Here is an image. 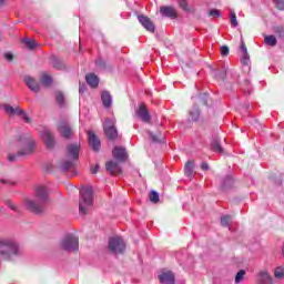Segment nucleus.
<instances>
[{
    "mask_svg": "<svg viewBox=\"0 0 284 284\" xmlns=\"http://www.w3.org/2000/svg\"><path fill=\"white\" fill-rule=\"evenodd\" d=\"M34 199L30 200L26 199L23 201L24 207L32 212V214H37L41 216L48 212V207L45 206L47 203H50V190L45 185H39L34 189Z\"/></svg>",
    "mask_w": 284,
    "mask_h": 284,
    "instance_id": "1",
    "label": "nucleus"
},
{
    "mask_svg": "<svg viewBox=\"0 0 284 284\" xmlns=\"http://www.w3.org/2000/svg\"><path fill=\"white\" fill-rule=\"evenodd\" d=\"M274 276L275 278H277L278 281H283L284 278V267L283 266H277L274 270Z\"/></svg>",
    "mask_w": 284,
    "mask_h": 284,
    "instance_id": "31",
    "label": "nucleus"
},
{
    "mask_svg": "<svg viewBox=\"0 0 284 284\" xmlns=\"http://www.w3.org/2000/svg\"><path fill=\"white\" fill-rule=\"evenodd\" d=\"M19 141H24L28 148L18 151L17 154H9L8 160L10 162L17 161L18 156H28V154H32L34 152V140L32 139V135H30V133H24L23 135H21L19 138Z\"/></svg>",
    "mask_w": 284,
    "mask_h": 284,
    "instance_id": "4",
    "label": "nucleus"
},
{
    "mask_svg": "<svg viewBox=\"0 0 284 284\" xmlns=\"http://www.w3.org/2000/svg\"><path fill=\"white\" fill-rule=\"evenodd\" d=\"M2 108L6 112V114H8L9 116H13V114H18V115L23 114V110H21L19 106L13 108L12 105L3 104Z\"/></svg>",
    "mask_w": 284,
    "mask_h": 284,
    "instance_id": "22",
    "label": "nucleus"
},
{
    "mask_svg": "<svg viewBox=\"0 0 284 284\" xmlns=\"http://www.w3.org/2000/svg\"><path fill=\"white\" fill-rule=\"evenodd\" d=\"M149 135L151 138V140L153 141V143H161V132H158L156 134L152 133V131L149 132Z\"/></svg>",
    "mask_w": 284,
    "mask_h": 284,
    "instance_id": "34",
    "label": "nucleus"
},
{
    "mask_svg": "<svg viewBox=\"0 0 284 284\" xmlns=\"http://www.w3.org/2000/svg\"><path fill=\"white\" fill-rule=\"evenodd\" d=\"M112 153L116 161L123 162L125 159H128V152H125V148L115 146Z\"/></svg>",
    "mask_w": 284,
    "mask_h": 284,
    "instance_id": "18",
    "label": "nucleus"
},
{
    "mask_svg": "<svg viewBox=\"0 0 284 284\" xmlns=\"http://www.w3.org/2000/svg\"><path fill=\"white\" fill-rule=\"evenodd\" d=\"M138 21L141 23V26L144 27V29L148 31V32H152L154 33L156 28L154 27V22L151 21V19L146 16H138Z\"/></svg>",
    "mask_w": 284,
    "mask_h": 284,
    "instance_id": "11",
    "label": "nucleus"
},
{
    "mask_svg": "<svg viewBox=\"0 0 284 284\" xmlns=\"http://www.w3.org/2000/svg\"><path fill=\"white\" fill-rule=\"evenodd\" d=\"M97 65L98 68H101V70H105L106 68L105 61H102V60L97 61Z\"/></svg>",
    "mask_w": 284,
    "mask_h": 284,
    "instance_id": "50",
    "label": "nucleus"
},
{
    "mask_svg": "<svg viewBox=\"0 0 284 284\" xmlns=\"http://www.w3.org/2000/svg\"><path fill=\"white\" fill-rule=\"evenodd\" d=\"M273 32L278 37V39H284V27L283 26H276L273 27Z\"/></svg>",
    "mask_w": 284,
    "mask_h": 284,
    "instance_id": "32",
    "label": "nucleus"
},
{
    "mask_svg": "<svg viewBox=\"0 0 284 284\" xmlns=\"http://www.w3.org/2000/svg\"><path fill=\"white\" fill-rule=\"evenodd\" d=\"M240 61L242 65H250V54L243 53Z\"/></svg>",
    "mask_w": 284,
    "mask_h": 284,
    "instance_id": "38",
    "label": "nucleus"
},
{
    "mask_svg": "<svg viewBox=\"0 0 284 284\" xmlns=\"http://www.w3.org/2000/svg\"><path fill=\"white\" fill-rule=\"evenodd\" d=\"M211 150L213 152H217L219 154H223V146H221V142H219L217 140L213 141L211 143Z\"/></svg>",
    "mask_w": 284,
    "mask_h": 284,
    "instance_id": "28",
    "label": "nucleus"
},
{
    "mask_svg": "<svg viewBox=\"0 0 284 284\" xmlns=\"http://www.w3.org/2000/svg\"><path fill=\"white\" fill-rule=\"evenodd\" d=\"M245 274H247L245 272V270H240L237 272V274L235 275V283L239 284V283H242L243 278H245Z\"/></svg>",
    "mask_w": 284,
    "mask_h": 284,
    "instance_id": "35",
    "label": "nucleus"
},
{
    "mask_svg": "<svg viewBox=\"0 0 284 284\" xmlns=\"http://www.w3.org/2000/svg\"><path fill=\"white\" fill-rule=\"evenodd\" d=\"M159 281L162 284H174L176 283V277L172 271H168L159 275Z\"/></svg>",
    "mask_w": 284,
    "mask_h": 284,
    "instance_id": "15",
    "label": "nucleus"
},
{
    "mask_svg": "<svg viewBox=\"0 0 284 284\" xmlns=\"http://www.w3.org/2000/svg\"><path fill=\"white\" fill-rule=\"evenodd\" d=\"M220 52L222 57H227L230 54V47L229 45H222L220 48Z\"/></svg>",
    "mask_w": 284,
    "mask_h": 284,
    "instance_id": "42",
    "label": "nucleus"
},
{
    "mask_svg": "<svg viewBox=\"0 0 284 284\" xmlns=\"http://www.w3.org/2000/svg\"><path fill=\"white\" fill-rule=\"evenodd\" d=\"M4 59H6L7 61H12V59H14V55H13L12 53H6V54H4Z\"/></svg>",
    "mask_w": 284,
    "mask_h": 284,
    "instance_id": "53",
    "label": "nucleus"
},
{
    "mask_svg": "<svg viewBox=\"0 0 284 284\" xmlns=\"http://www.w3.org/2000/svg\"><path fill=\"white\" fill-rule=\"evenodd\" d=\"M189 114L191 116V121H199V118L201 116L199 105H193L192 110L189 111Z\"/></svg>",
    "mask_w": 284,
    "mask_h": 284,
    "instance_id": "26",
    "label": "nucleus"
},
{
    "mask_svg": "<svg viewBox=\"0 0 284 284\" xmlns=\"http://www.w3.org/2000/svg\"><path fill=\"white\" fill-rule=\"evenodd\" d=\"M277 10H284V0H277L275 3Z\"/></svg>",
    "mask_w": 284,
    "mask_h": 284,
    "instance_id": "48",
    "label": "nucleus"
},
{
    "mask_svg": "<svg viewBox=\"0 0 284 284\" xmlns=\"http://www.w3.org/2000/svg\"><path fill=\"white\" fill-rule=\"evenodd\" d=\"M99 164H95L94 166L91 168V174H97L99 172Z\"/></svg>",
    "mask_w": 284,
    "mask_h": 284,
    "instance_id": "52",
    "label": "nucleus"
},
{
    "mask_svg": "<svg viewBox=\"0 0 284 284\" xmlns=\"http://www.w3.org/2000/svg\"><path fill=\"white\" fill-rule=\"evenodd\" d=\"M89 145L93 150V152H99L101 150V140L97 136L94 131H89Z\"/></svg>",
    "mask_w": 284,
    "mask_h": 284,
    "instance_id": "10",
    "label": "nucleus"
},
{
    "mask_svg": "<svg viewBox=\"0 0 284 284\" xmlns=\"http://www.w3.org/2000/svg\"><path fill=\"white\" fill-rule=\"evenodd\" d=\"M4 211H6V209L3 206H0V213L4 212Z\"/></svg>",
    "mask_w": 284,
    "mask_h": 284,
    "instance_id": "55",
    "label": "nucleus"
},
{
    "mask_svg": "<svg viewBox=\"0 0 284 284\" xmlns=\"http://www.w3.org/2000/svg\"><path fill=\"white\" fill-rule=\"evenodd\" d=\"M55 101H57L58 105H63L65 103V97L63 95L62 92L58 91L55 93Z\"/></svg>",
    "mask_w": 284,
    "mask_h": 284,
    "instance_id": "33",
    "label": "nucleus"
},
{
    "mask_svg": "<svg viewBox=\"0 0 284 284\" xmlns=\"http://www.w3.org/2000/svg\"><path fill=\"white\" fill-rule=\"evenodd\" d=\"M241 52L242 54H247V45H245V41H243V38L241 40Z\"/></svg>",
    "mask_w": 284,
    "mask_h": 284,
    "instance_id": "46",
    "label": "nucleus"
},
{
    "mask_svg": "<svg viewBox=\"0 0 284 284\" xmlns=\"http://www.w3.org/2000/svg\"><path fill=\"white\" fill-rule=\"evenodd\" d=\"M209 17H217L221 18V11L219 9H213L209 11Z\"/></svg>",
    "mask_w": 284,
    "mask_h": 284,
    "instance_id": "44",
    "label": "nucleus"
},
{
    "mask_svg": "<svg viewBox=\"0 0 284 284\" xmlns=\"http://www.w3.org/2000/svg\"><path fill=\"white\" fill-rule=\"evenodd\" d=\"M21 41L27 50H34L37 48V41H34V39L24 38Z\"/></svg>",
    "mask_w": 284,
    "mask_h": 284,
    "instance_id": "25",
    "label": "nucleus"
},
{
    "mask_svg": "<svg viewBox=\"0 0 284 284\" xmlns=\"http://www.w3.org/2000/svg\"><path fill=\"white\" fill-rule=\"evenodd\" d=\"M201 170H203L204 172H207V170H210V165L207 164V162L201 164Z\"/></svg>",
    "mask_w": 284,
    "mask_h": 284,
    "instance_id": "51",
    "label": "nucleus"
},
{
    "mask_svg": "<svg viewBox=\"0 0 284 284\" xmlns=\"http://www.w3.org/2000/svg\"><path fill=\"white\" fill-rule=\"evenodd\" d=\"M160 14L162 17H166L168 19H176V17H179L176 9H174L172 6L160 7Z\"/></svg>",
    "mask_w": 284,
    "mask_h": 284,
    "instance_id": "13",
    "label": "nucleus"
},
{
    "mask_svg": "<svg viewBox=\"0 0 284 284\" xmlns=\"http://www.w3.org/2000/svg\"><path fill=\"white\" fill-rule=\"evenodd\" d=\"M105 168H106V172H110V174L112 175L122 174L123 172L119 163L114 161L106 162Z\"/></svg>",
    "mask_w": 284,
    "mask_h": 284,
    "instance_id": "17",
    "label": "nucleus"
},
{
    "mask_svg": "<svg viewBox=\"0 0 284 284\" xmlns=\"http://www.w3.org/2000/svg\"><path fill=\"white\" fill-rule=\"evenodd\" d=\"M179 6H180V8H182V10H185V11L190 10L187 0H179Z\"/></svg>",
    "mask_w": 284,
    "mask_h": 284,
    "instance_id": "43",
    "label": "nucleus"
},
{
    "mask_svg": "<svg viewBox=\"0 0 284 284\" xmlns=\"http://www.w3.org/2000/svg\"><path fill=\"white\" fill-rule=\"evenodd\" d=\"M230 23L233 26V28H239V20H236V12L234 11H231Z\"/></svg>",
    "mask_w": 284,
    "mask_h": 284,
    "instance_id": "37",
    "label": "nucleus"
},
{
    "mask_svg": "<svg viewBox=\"0 0 284 284\" xmlns=\"http://www.w3.org/2000/svg\"><path fill=\"white\" fill-rule=\"evenodd\" d=\"M24 81L31 92L39 93V91L41 90V87L39 84V81H37V79L32 77H26Z\"/></svg>",
    "mask_w": 284,
    "mask_h": 284,
    "instance_id": "16",
    "label": "nucleus"
},
{
    "mask_svg": "<svg viewBox=\"0 0 284 284\" xmlns=\"http://www.w3.org/2000/svg\"><path fill=\"white\" fill-rule=\"evenodd\" d=\"M40 83H42L44 88H50V85H52V77L48 73H43L40 78Z\"/></svg>",
    "mask_w": 284,
    "mask_h": 284,
    "instance_id": "27",
    "label": "nucleus"
},
{
    "mask_svg": "<svg viewBox=\"0 0 284 284\" xmlns=\"http://www.w3.org/2000/svg\"><path fill=\"white\" fill-rule=\"evenodd\" d=\"M201 103H202V105H207V102L210 101V95H207V94H203L202 97H201Z\"/></svg>",
    "mask_w": 284,
    "mask_h": 284,
    "instance_id": "47",
    "label": "nucleus"
},
{
    "mask_svg": "<svg viewBox=\"0 0 284 284\" xmlns=\"http://www.w3.org/2000/svg\"><path fill=\"white\" fill-rule=\"evenodd\" d=\"M74 165H77V160H64L58 163V168L62 172H68V170H72Z\"/></svg>",
    "mask_w": 284,
    "mask_h": 284,
    "instance_id": "20",
    "label": "nucleus"
},
{
    "mask_svg": "<svg viewBox=\"0 0 284 284\" xmlns=\"http://www.w3.org/2000/svg\"><path fill=\"white\" fill-rule=\"evenodd\" d=\"M8 0H0V8H6Z\"/></svg>",
    "mask_w": 284,
    "mask_h": 284,
    "instance_id": "54",
    "label": "nucleus"
},
{
    "mask_svg": "<svg viewBox=\"0 0 284 284\" xmlns=\"http://www.w3.org/2000/svg\"><path fill=\"white\" fill-rule=\"evenodd\" d=\"M7 205H8V207H10V210H13V212H19V207L16 206V204L12 203V201L8 200Z\"/></svg>",
    "mask_w": 284,
    "mask_h": 284,
    "instance_id": "45",
    "label": "nucleus"
},
{
    "mask_svg": "<svg viewBox=\"0 0 284 284\" xmlns=\"http://www.w3.org/2000/svg\"><path fill=\"white\" fill-rule=\"evenodd\" d=\"M149 196L151 203H159V193L156 191H151Z\"/></svg>",
    "mask_w": 284,
    "mask_h": 284,
    "instance_id": "39",
    "label": "nucleus"
},
{
    "mask_svg": "<svg viewBox=\"0 0 284 284\" xmlns=\"http://www.w3.org/2000/svg\"><path fill=\"white\" fill-rule=\"evenodd\" d=\"M94 192L92 186H83L80 190V200H79V214L81 216H87L90 212V207L93 205Z\"/></svg>",
    "mask_w": 284,
    "mask_h": 284,
    "instance_id": "2",
    "label": "nucleus"
},
{
    "mask_svg": "<svg viewBox=\"0 0 284 284\" xmlns=\"http://www.w3.org/2000/svg\"><path fill=\"white\" fill-rule=\"evenodd\" d=\"M101 101L104 108L106 109L112 108V94H110V91H102Z\"/></svg>",
    "mask_w": 284,
    "mask_h": 284,
    "instance_id": "21",
    "label": "nucleus"
},
{
    "mask_svg": "<svg viewBox=\"0 0 284 284\" xmlns=\"http://www.w3.org/2000/svg\"><path fill=\"white\" fill-rule=\"evenodd\" d=\"M109 251L111 254H124L125 253V241L121 236H112L109 239Z\"/></svg>",
    "mask_w": 284,
    "mask_h": 284,
    "instance_id": "7",
    "label": "nucleus"
},
{
    "mask_svg": "<svg viewBox=\"0 0 284 284\" xmlns=\"http://www.w3.org/2000/svg\"><path fill=\"white\" fill-rule=\"evenodd\" d=\"M58 132H59L60 136H62L63 139H67V140L72 139V135L74 134V131H72V128L70 126V124H68V121H65V120H62L58 124Z\"/></svg>",
    "mask_w": 284,
    "mask_h": 284,
    "instance_id": "9",
    "label": "nucleus"
},
{
    "mask_svg": "<svg viewBox=\"0 0 284 284\" xmlns=\"http://www.w3.org/2000/svg\"><path fill=\"white\" fill-rule=\"evenodd\" d=\"M81 145L79 144H69L67 146V159H71L73 161H79V150Z\"/></svg>",
    "mask_w": 284,
    "mask_h": 284,
    "instance_id": "12",
    "label": "nucleus"
},
{
    "mask_svg": "<svg viewBox=\"0 0 284 284\" xmlns=\"http://www.w3.org/2000/svg\"><path fill=\"white\" fill-rule=\"evenodd\" d=\"M85 81L90 88H99V77L94 73H88L85 75Z\"/></svg>",
    "mask_w": 284,
    "mask_h": 284,
    "instance_id": "23",
    "label": "nucleus"
},
{
    "mask_svg": "<svg viewBox=\"0 0 284 284\" xmlns=\"http://www.w3.org/2000/svg\"><path fill=\"white\" fill-rule=\"evenodd\" d=\"M53 68L55 70H63L65 69V63L61 59L53 58Z\"/></svg>",
    "mask_w": 284,
    "mask_h": 284,
    "instance_id": "30",
    "label": "nucleus"
},
{
    "mask_svg": "<svg viewBox=\"0 0 284 284\" xmlns=\"http://www.w3.org/2000/svg\"><path fill=\"white\" fill-rule=\"evenodd\" d=\"M194 168H195L194 161L189 160L184 165L185 176H189V178L194 176Z\"/></svg>",
    "mask_w": 284,
    "mask_h": 284,
    "instance_id": "24",
    "label": "nucleus"
},
{
    "mask_svg": "<svg viewBox=\"0 0 284 284\" xmlns=\"http://www.w3.org/2000/svg\"><path fill=\"white\" fill-rule=\"evenodd\" d=\"M0 183H2L3 185H17V182L11 180V179H0Z\"/></svg>",
    "mask_w": 284,
    "mask_h": 284,
    "instance_id": "41",
    "label": "nucleus"
},
{
    "mask_svg": "<svg viewBox=\"0 0 284 284\" xmlns=\"http://www.w3.org/2000/svg\"><path fill=\"white\" fill-rule=\"evenodd\" d=\"M264 43H266V45H271V48H274L276 45V43H278V41L276 40V37H274V36H266L264 38Z\"/></svg>",
    "mask_w": 284,
    "mask_h": 284,
    "instance_id": "29",
    "label": "nucleus"
},
{
    "mask_svg": "<svg viewBox=\"0 0 284 284\" xmlns=\"http://www.w3.org/2000/svg\"><path fill=\"white\" fill-rule=\"evenodd\" d=\"M60 250L64 252H79V237L73 234L65 235L60 241Z\"/></svg>",
    "mask_w": 284,
    "mask_h": 284,
    "instance_id": "5",
    "label": "nucleus"
},
{
    "mask_svg": "<svg viewBox=\"0 0 284 284\" xmlns=\"http://www.w3.org/2000/svg\"><path fill=\"white\" fill-rule=\"evenodd\" d=\"M225 77H227L225 71L215 72V79H217V81H225Z\"/></svg>",
    "mask_w": 284,
    "mask_h": 284,
    "instance_id": "40",
    "label": "nucleus"
},
{
    "mask_svg": "<svg viewBox=\"0 0 284 284\" xmlns=\"http://www.w3.org/2000/svg\"><path fill=\"white\" fill-rule=\"evenodd\" d=\"M136 116H139L143 123H150V121H152V116L150 115L148 108H145V104H141L136 110Z\"/></svg>",
    "mask_w": 284,
    "mask_h": 284,
    "instance_id": "14",
    "label": "nucleus"
},
{
    "mask_svg": "<svg viewBox=\"0 0 284 284\" xmlns=\"http://www.w3.org/2000/svg\"><path fill=\"white\" fill-rule=\"evenodd\" d=\"M3 39V36L0 33V41Z\"/></svg>",
    "mask_w": 284,
    "mask_h": 284,
    "instance_id": "56",
    "label": "nucleus"
},
{
    "mask_svg": "<svg viewBox=\"0 0 284 284\" xmlns=\"http://www.w3.org/2000/svg\"><path fill=\"white\" fill-rule=\"evenodd\" d=\"M41 139L44 143L47 150H54L57 145V139L54 138V133L50 131V129H44L40 132Z\"/></svg>",
    "mask_w": 284,
    "mask_h": 284,
    "instance_id": "8",
    "label": "nucleus"
},
{
    "mask_svg": "<svg viewBox=\"0 0 284 284\" xmlns=\"http://www.w3.org/2000/svg\"><path fill=\"white\" fill-rule=\"evenodd\" d=\"M257 284H274V280L270 276L267 271H262L257 275Z\"/></svg>",
    "mask_w": 284,
    "mask_h": 284,
    "instance_id": "19",
    "label": "nucleus"
},
{
    "mask_svg": "<svg viewBox=\"0 0 284 284\" xmlns=\"http://www.w3.org/2000/svg\"><path fill=\"white\" fill-rule=\"evenodd\" d=\"M19 254V245L12 240L0 237V263L2 261H12L13 256Z\"/></svg>",
    "mask_w": 284,
    "mask_h": 284,
    "instance_id": "3",
    "label": "nucleus"
},
{
    "mask_svg": "<svg viewBox=\"0 0 284 284\" xmlns=\"http://www.w3.org/2000/svg\"><path fill=\"white\" fill-rule=\"evenodd\" d=\"M230 221H232V216L224 215V216L221 217V225L223 227H230Z\"/></svg>",
    "mask_w": 284,
    "mask_h": 284,
    "instance_id": "36",
    "label": "nucleus"
},
{
    "mask_svg": "<svg viewBox=\"0 0 284 284\" xmlns=\"http://www.w3.org/2000/svg\"><path fill=\"white\" fill-rule=\"evenodd\" d=\"M20 116H23V120L26 121V123H32V119H30V116H28V114H26L24 111L23 113L20 114Z\"/></svg>",
    "mask_w": 284,
    "mask_h": 284,
    "instance_id": "49",
    "label": "nucleus"
},
{
    "mask_svg": "<svg viewBox=\"0 0 284 284\" xmlns=\"http://www.w3.org/2000/svg\"><path fill=\"white\" fill-rule=\"evenodd\" d=\"M103 132L109 141L119 139V130H116V120L106 118L103 123Z\"/></svg>",
    "mask_w": 284,
    "mask_h": 284,
    "instance_id": "6",
    "label": "nucleus"
}]
</instances>
